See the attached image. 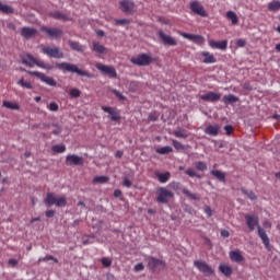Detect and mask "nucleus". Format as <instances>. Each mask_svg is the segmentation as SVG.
<instances>
[{
    "label": "nucleus",
    "mask_w": 280,
    "mask_h": 280,
    "mask_svg": "<svg viewBox=\"0 0 280 280\" xmlns=\"http://www.w3.org/2000/svg\"><path fill=\"white\" fill-rule=\"evenodd\" d=\"M56 68L63 73H77V75H81L83 78H95V75L91 74V72L82 70L78 68V66L69 62L56 63Z\"/></svg>",
    "instance_id": "nucleus-1"
},
{
    "label": "nucleus",
    "mask_w": 280,
    "mask_h": 280,
    "mask_svg": "<svg viewBox=\"0 0 280 280\" xmlns=\"http://www.w3.org/2000/svg\"><path fill=\"white\" fill-rule=\"evenodd\" d=\"M20 58H21L22 65H25L31 69H33V67H39V69H46L47 71H50L51 69H54V66L36 59L31 54L20 55Z\"/></svg>",
    "instance_id": "nucleus-2"
},
{
    "label": "nucleus",
    "mask_w": 280,
    "mask_h": 280,
    "mask_svg": "<svg viewBox=\"0 0 280 280\" xmlns=\"http://www.w3.org/2000/svg\"><path fill=\"white\" fill-rule=\"evenodd\" d=\"M44 205H46V207H52V205L56 207H67V198L58 197L54 192H47L46 198L44 199Z\"/></svg>",
    "instance_id": "nucleus-3"
},
{
    "label": "nucleus",
    "mask_w": 280,
    "mask_h": 280,
    "mask_svg": "<svg viewBox=\"0 0 280 280\" xmlns=\"http://www.w3.org/2000/svg\"><path fill=\"white\" fill-rule=\"evenodd\" d=\"M130 62L137 67H150V65H152V56L140 54L136 57H131Z\"/></svg>",
    "instance_id": "nucleus-4"
},
{
    "label": "nucleus",
    "mask_w": 280,
    "mask_h": 280,
    "mask_svg": "<svg viewBox=\"0 0 280 280\" xmlns=\"http://www.w3.org/2000/svg\"><path fill=\"white\" fill-rule=\"evenodd\" d=\"M166 264L164 260H161L159 258H154L152 256H150L148 258V268L149 270H151L152 272H161L164 268H166Z\"/></svg>",
    "instance_id": "nucleus-5"
},
{
    "label": "nucleus",
    "mask_w": 280,
    "mask_h": 280,
    "mask_svg": "<svg viewBox=\"0 0 280 280\" xmlns=\"http://www.w3.org/2000/svg\"><path fill=\"white\" fill-rule=\"evenodd\" d=\"M170 198H174V192L172 190H167V188H159L158 189V202H161V205H167L170 202Z\"/></svg>",
    "instance_id": "nucleus-6"
},
{
    "label": "nucleus",
    "mask_w": 280,
    "mask_h": 280,
    "mask_svg": "<svg viewBox=\"0 0 280 280\" xmlns=\"http://www.w3.org/2000/svg\"><path fill=\"white\" fill-rule=\"evenodd\" d=\"M26 73L28 75H35V78H38L42 82H44L45 84H48V86H56V80H54V78L51 77H47L45 73L43 72H38V71H26Z\"/></svg>",
    "instance_id": "nucleus-7"
},
{
    "label": "nucleus",
    "mask_w": 280,
    "mask_h": 280,
    "mask_svg": "<svg viewBox=\"0 0 280 280\" xmlns=\"http://www.w3.org/2000/svg\"><path fill=\"white\" fill-rule=\"evenodd\" d=\"M194 266L197 267L199 272H202L206 277H211V275H213V269L206 261L195 260Z\"/></svg>",
    "instance_id": "nucleus-8"
},
{
    "label": "nucleus",
    "mask_w": 280,
    "mask_h": 280,
    "mask_svg": "<svg viewBox=\"0 0 280 280\" xmlns=\"http://www.w3.org/2000/svg\"><path fill=\"white\" fill-rule=\"evenodd\" d=\"M43 54L49 56V58H65V52H62V50H60L58 47H45L43 48Z\"/></svg>",
    "instance_id": "nucleus-9"
},
{
    "label": "nucleus",
    "mask_w": 280,
    "mask_h": 280,
    "mask_svg": "<svg viewBox=\"0 0 280 280\" xmlns=\"http://www.w3.org/2000/svg\"><path fill=\"white\" fill-rule=\"evenodd\" d=\"M177 34H179V36L186 38L187 40H191L192 43H195V45H205V37H202L201 35L189 34L180 31L177 32Z\"/></svg>",
    "instance_id": "nucleus-10"
},
{
    "label": "nucleus",
    "mask_w": 280,
    "mask_h": 280,
    "mask_svg": "<svg viewBox=\"0 0 280 280\" xmlns=\"http://www.w3.org/2000/svg\"><path fill=\"white\" fill-rule=\"evenodd\" d=\"M95 67L98 71H101V73H104L109 78H117V70H115L113 66H104L103 63H96Z\"/></svg>",
    "instance_id": "nucleus-11"
},
{
    "label": "nucleus",
    "mask_w": 280,
    "mask_h": 280,
    "mask_svg": "<svg viewBox=\"0 0 280 280\" xmlns=\"http://www.w3.org/2000/svg\"><path fill=\"white\" fill-rule=\"evenodd\" d=\"M190 10L195 14H198V16H202V18L209 16V13H207V10H205V7L199 1L190 2Z\"/></svg>",
    "instance_id": "nucleus-12"
},
{
    "label": "nucleus",
    "mask_w": 280,
    "mask_h": 280,
    "mask_svg": "<svg viewBox=\"0 0 280 280\" xmlns=\"http://www.w3.org/2000/svg\"><path fill=\"white\" fill-rule=\"evenodd\" d=\"M245 221L249 231H255V226H257V229L259 228V218L257 214H246Z\"/></svg>",
    "instance_id": "nucleus-13"
},
{
    "label": "nucleus",
    "mask_w": 280,
    "mask_h": 280,
    "mask_svg": "<svg viewBox=\"0 0 280 280\" xmlns=\"http://www.w3.org/2000/svg\"><path fill=\"white\" fill-rule=\"evenodd\" d=\"M159 36L163 45H168V47H176L178 45V42H176V38L165 34L163 31L159 32Z\"/></svg>",
    "instance_id": "nucleus-14"
},
{
    "label": "nucleus",
    "mask_w": 280,
    "mask_h": 280,
    "mask_svg": "<svg viewBox=\"0 0 280 280\" xmlns=\"http://www.w3.org/2000/svg\"><path fill=\"white\" fill-rule=\"evenodd\" d=\"M42 32H45V34H47V36H49V38H60L63 34L62 30L57 28V27L51 28V27L43 26Z\"/></svg>",
    "instance_id": "nucleus-15"
},
{
    "label": "nucleus",
    "mask_w": 280,
    "mask_h": 280,
    "mask_svg": "<svg viewBox=\"0 0 280 280\" xmlns=\"http://www.w3.org/2000/svg\"><path fill=\"white\" fill-rule=\"evenodd\" d=\"M66 164L67 165H84V158L75 154H69L66 158Z\"/></svg>",
    "instance_id": "nucleus-16"
},
{
    "label": "nucleus",
    "mask_w": 280,
    "mask_h": 280,
    "mask_svg": "<svg viewBox=\"0 0 280 280\" xmlns=\"http://www.w3.org/2000/svg\"><path fill=\"white\" fill-rule=\"evenodd\" d=\"M200 100H202V102H220V100H222V94L215 92H208L207 94H202L200 96Z\"/></svg>",
    "instance_id": "nucleus-17"
},
{
    "label": "nucleus",
    "mask_w": 280,
    "mask_h": 280,
    "mask_svg": "<svg viewBox=\"0 0 280 280\" xmlns=\"http://www.w3.org/2000/svg\"><path fill=\"white\" fill-rule=\"evenodd\" d=\"M49 16H50L51 19H55L56 21H65V22H67V21H72V19L70 18V15L67 14V13H65V12H62V11H51V12L49 13Z\"/></svg>",
    "instance_id": "nucleus-18"
},
{
    "label": "nucleus",
    "mask_w": 280,
    "mask_h": 280,
    "mask_svg": "<svg viewBox=\"0 0 280 280\" xmlns=\"http://www.w3.org/2000/svg\"><path fill=\"white\" fill-rule=\"evenodd\" d=\"M120 10L126 14H132L135 12V2L128 0L120 1Z\"/></svg>",
    "instance_id": "nucleus-19"
},
{
    "label": "nucleus",
    "mask_w": 280,
    "mask_h": 280,
    "mask_svg": "<svg viewBox=\"0 0 280 280\" xmlns=\"http://www.w3.org/2000/svg\"><path fill=\"white\" fill-rule=\"evenodd\" d=\"M102 110H104V113H108V117L112 121H119L121 119L119 113L115 112L113 107L102 106Z\"/></svg>",
    "instance_id": "nucleus-20"
},
{
    "label": "nucleus",
    "mask_w": 280,
    "mask_h": 280,
    "mask_svg": "<svg viewBox=\"0 0 280 280\" xmlns=\"http://www.w3.org/2000/svg\"><path fill=\"white\" fill-rule=\"evenodd\" d=\"M36 34H38L36 28H32L27 26H24L21 28V36H23V38H26V39L34 38Z\"/></svg>",
    "instance_id": "nucleus-21"
},
{
    "label": "nucleus",
    "mask_w": 280,
    "mask_h": 280,
    "mask_svg": "<svg viewBox=\"0 0 280 280\" xmlns=\"http://www.w3.org/2000/svg\"><path fill=\"white\" fill-rule=\"evenodd\" d=\"M209 46L212 49H221L222 51H224L226 49V47H229V42H226V40L215 42L213 39H210Z\"/></svg>",
    "instance_id": "nucleus-22"
},
{
    "label": "nucleus",
    "mask_w": 280,
    "mask_h": 280,
    "mask_svg": "<svg viewBox=\"0 0 280 280\" xmlns=\"http://www.w3.org/2000/svg\"><path fill=\"white\" fill-rule=\"evenodd\" d=\"M230 259L235 261V264H242V261H244V255H242L240 249L232 250L230 252Z\"/></svg>",
    "instance_id": "nucleus-23"
},
{
    "label": "nucleus",
    "mask_w": 280,
    "mask_h": 280,
    "mask_svg": "<svg viewBox=\"0 0 280 280\" xmlns=\"http://www.w3.org/2000/svg\"><path fill=\"white\" fill-rule=\"evenodd\" d=\"M220 125H210L205 129V133L210 137H218L220 135Z\"/></svg>",
    "instance_id": "nucleus-24"
},
{
    "label": "nucleus",
    "mask_w": 280,
    "mask_h": 280,
    "mask_svg": "<svg viewBox=\"0 0 280 280\" xmlns=\"http://www.w3.org/2000/svg\"><path fill=\"white\" fill-rule=\"evenodd\" d=\"M258 236L260 237L266 248H268V246H270V238L268 237V234H266V230L261 229V226L259 225H258Z\"/></svg>",
    "instance_id": "nucleus-25"
},
{
    "label": "nucleus",
    "mask_w": 280,
    "mask_h": 280,
    "mask_svg": "<svg viewBox=\"0 0 280 280\" xmlns=\"http://www.w3.org/2000/svg\"><path fill=\"white\" fill-rule=\"evenodd\" d=\"M68 45L71 47V49H73V51H78L79 54L86 50V46H82L80 42L68 40Z\"/></svg>",
    "instance_id": "nucleus-26"
},
{
    "label": "nucleus",
    "mask_w": 280,
    "mask_h": 280,
    "mask_svg": "<svg viewBox=\"0 0 280 280\" xmlns=\"http://www.w3.org/2000/svg\"><path fill=\"white\" fill-rule=\"evenodd\" d=\"M201 56H203V63L205 65H215V62H218V59H215V57L209 52V51H202Z\"/></svg>",
    "instance_id": "nucleus-27"
},
{
    "label": "nucleus",
    "mask_w": 280,
    "mask_h": 280,
    "mask_svg": "<svg viewBox=\"0 0 280 280\" xmlns=\"http://www.w3.org/2000/svg\"><path fill=\"white\" fill-rule=\"evenodd\" d=\"M2 106H4V108H8L9 110H19L21 108L19 103H14L10 101H3Z\"/></svg>",
    "instance_id": "nucleus-28"
},
{
    "label": "nucleus",
    "mask_w": 280,
    "mask_h": 280,
    "mask_svg": "<svg viewBox=\"0 0 280 280\" xmlns=\"http://www.w3.org/2000/svg\"><path fill=\"white\" fill-rule=\"evenodd\" d=\"M223 104H235L236 102H240V97L229 94L223 96Z\"/></svg>",
    "instance_id": "nucleus-29"
},
{
    "label": "nucleus",
    "mask_w": 280,
    "mask_h": 280,
    "mask_svg": "<svg viewBox=\"0 0 280 280\" xmlns=\"http://www.w3.org/2000/svg\"><path fill=\"white\" fill-rule=\"evenodd\" d=\"M92 51H96V54H104L106 51V47L100 44V42L92 43Z\"/></svg>",
    "instance_id": "nucleus-30"
},
{
    "label": "nucleus",
    "mask_w": 280,
    "mask_h": 280,
    "mask_svg": "<svg viewBox=\"0 0 280 280\" xmlns=\"http://www.w3.org/2000/svg\"><path fill=\"white\" fill-rule=\"evenodd\" d=\"M0 12L3 14H14V9L8 4L0 2Z\"/></svg>",
    "instance_id": "nucleus-31"
},
{
    "label": "nucleus",
    "mask_w": 280,
    "mask_h": 280,
    "mask_svg": "<svg viewBox=\"0 0 280 280\" xmlns=\"http://www.w3.org/2000/svg\"><path fill=\"white\" fill-rule=\"evenodd\" d=\"M156 178H159V180L161 183H167V180H170V176H172V174H170V172L166 173H155Z\"/></svg>",
    "instance_id": "nucleus-32"
},
{
    "label": "nucleus",
    "mask_w": 280,
    "mask_h": 280,
    "mask_svg": "<svg viewBox=\"0 0 280 280\" xmlns=\"http://www.w3.org/2000/svg\"><path fill=\"white\" fill-rule=\"evenodd\" d=\"M210 174L214 176V178H218L221 183H224L226 180V175L222 173L221 171H211Z\"/></svg>",
    "instance_id": "nucleus-33"
},
{
    "label": "nucleus",
    "mask_w": 280,
    "mask_h": 280,
    "mask_svg": "<svg viewBox=\"0 0 280 280\" xmlns=\"http://www.w3.org/2000/svg\"><path fill=\"white\" fill-rule=\"evenodd\" d=\"M109 178L107 176H96L93 178L94 185H104L108 183Z\"/></svg>",
    "instance_id": "nucleus-34"
},
{
    "label": "nucleus",
    "mask_w": 280,
    "mask_h": 280,
    "mask_svg": "<svg viewBox=\"0 0 280 280\" xmlns=\"http://www.w3.org/2000/svg\"><path fill=\"white\" fill-rule=\"evenodd\" d=\"M226 18L232 21V25H237L238 23V19H237V14H235V12L233 11H228L226 12Z\"/></svg>",
    "instance_id": "nucleus-35"
},
{
    "label": "nucleus",
    "mask_w": 280,
    "mask_h": 280,
    "mask_svg": "<svg viewBox=\"0 0 280 280\" xmlns=\"http://www.w3.org/2000/svg\"><path fill=\"white\" fill-rule=\"evenodd\" d=\"M219 269L225 277H231V275H233V270L228 265H220Z\"/></svg>",
    "instance_id": "nucleus-36"
},
{
    "label": "nucleus",
    "mask_w": 280,
    "mask_h": 280,
    "mask_svg": "<svg viewBox=\"0 0 280 280\" xmlns=\"http://www.w3.org/2000/svg\"><path fill=\"white\" fill-rule=\"evenodd\" d=\"M155 152L156 154H170L174 152V149L172 147H162V148H158Z\"/></svg>",
    "instance_id": "nucleus-37"
},
{
    "label": "nucleus",
    "mask_w": 280,
    "mask_h": 280,
    "mask_svg": "<svg viewBox=\"0 0 280 280\" xmlns=\"http://www.w3.org/2000/svg\"><path fill=\"white\" fill-rule=\"evenodd\" d=\"M173 135L177 139H187V137H189V133H187V130H185V129H182L178 131H173Z\"/></svg>",
    "instance_id": "nucleus-38"
},
{
    "label": "nucleus",
    "mask_w": 280,
    "mask_h": 280,
    "mask_svg": "<svg viewBox=\"0 0 280 280\" xmlns=\"http://www.w3.org/2000/svg\"><path fill=\"white\" fill-rule=\"evenodd\" d=\"M183 195L187 196V198H190V200H200V198L198 197L197 194H192L191 191H189V189L187 188H183Z\"/></svg>",
    "instance_id": "nucleus-39"
},
{
    "label": "nucleus",
    "mask_w": 280,
    "mask_h": 280,
    "mask_svg": "<svg viewBox=\"0 0 280 280\" xmlns=\"http://www.w3.org/2000/svg\"><path fill=\"white\" fill-rule=\"evenodd\" d=\"M242 194H244V196H247V198H249V200H257V195H255V192L253 190H247L242 188L241 189Z\"/></svg>",
    "instance_id": "nucleus-40"
},
{
    "label": "nucleus",
    "mask_w": 280,
    "mask_h": 280,
    "mask_svg": "<svg viewBox=\"0 0 280 280\" xmlns=\"http://www.w3.org/2000/svg\"><path fill=\"white\" fill-rule=\"evenodd\" d=\"M268 10L270 12H277L280 10V2L279 1H272L268 4Z\"/></svg>",
    "instance_id": "nucleus-41"
},
{
    "label": "nucleus",
    "mask_w": 280,
    "mask_h": 280,
    "mask_svg": "<svg viewBox=\"0 0 280 280\" xmlns=\"http://www.w3.org/2000/svg\"><path fill=\"white\" fill-rule=\"evenodd\" d=\"M52 152H56L57 154H62V152L67 151V147L65 144H57L51 148Z\"/></svg>",
    "instance_id": "nucleus-42"
},
{
    "label": "nucleus",
    "mask_w": 280,
    "mask_h": 280,
    "mask_svg": "<svg viewBox=\"0 0 280 280\" xmlns=\"http://www.w3.org/2000/svg\"><path fill=\"white\" fill-rule=\"evenodd\" d=\"M195 167L198 172H207V163L198 161L195 163Z\"/></svg>",
    "instance_id": "nucleus-43"
},
{
    "label": "nucleus",
    "mask_w": 280,
    "mask_h": 280,
    "mask_svg": "<svg viewBox=\"0 0 280 280\" xmlns=\"http://www.w3.org/2000/svg\"><path fill=\"white\" fill-rule=\"evenodd\" d=\"M42 261H54L55 264H58V258L51 256V255H48L46 257H40L38 260H37V264H40Z\"/></svg>",
    "instance_id": "nucleus-44"
},
{
    "label": "nucleus",
    "mask_w": 280,
    "mask_h": 280,
    "mask_svg": "<svg viewBox=\"0 0 280 280\" xmlns=\"http://www.w3.org/2000/svg\"><path fill=\"white\" fill-rule=\"evenodd\" d=\"M18 84H19V86H22L23 89H28V90L33 89L32 83L26 82L25 79H23V78L18 81Z\"/></svg>",
    "instance_id": "nucleus-45"
},
{
    "label": "nucleus",
    "mask_w": 280,
    "mask_h": 280,
    "mask_svg": "<svg viewBox=\"0 0 280 280\" xmlns=\"http://www.w3.org/2000/svg\"><path fill=\"white\" fill-rule=\"evenodd\" d=\"M113 95H115L120 102H126V96L121 94V92L117 91L116 89H110L109 90Z\"/></svg>",
    "instance_id": "nucleus-46"
},
{
    "label": "nucleus",
    "mask_w": 280,
    "mask_h": 280,
    "mask_svg": "<svg viewBox=\"0 0 280 280\" xmlns=\"http://www.w3.org/2000/svg\"><path fill=\"white\" fill-rule=\"evenodd\" d=\"M185 174L189 176L190 178H200V175L196 174V171L194 168H188L185 171Z\"/></svg>",
    "instance_id": "nucleus-47"
},
{
    "label": "nucleus",
    "mask_w": 280,
    "mask_h": 280,
    "mask_svg": "<svg viewBox=\"0 0 280 280\" xmlns=\"http://www.w3.org/2000/svg\"><path fill=\"white\" fill-rule=\"evenodd\" d=\"M47 108L51 110V113H58L59 106L58 103L51 102L50 104L47 105Z\"/></svg>",
    "instance_id": "nucleus-48"
},
{
    "label": "nucleus",
    "mask_w": 280,
    "mask_h": 280,
    "mask_svg": "<svg viewBox=\"0 0 280 280\" xmlns=\"http://www.w3.org/2000/svg\"><path fill=\"white\" fill-rule=\"evenodd\" d=\"M82 95V92L79 89H71L70 90V96L78 98Z\"/></svg>",
    "instance_id": "nucleus-49"
},
{
    "label": "nucleus",
    "mask_w": 280,
    "mask_h": 280,
    "mask_svg": "<svg viewBox=\"0 0 280 280\" xmlns=\"http://www.w3.org/2000/svg\"><path fill=\"white\" fill-rule=\"evenodd\" d=\"M175 150H185V144L180 143L178 140H172Z\"/></svg>",
    "instance_id": "nucleus-50"
},
{
    "label": "nucleus",
    "mask_w": 280,
    "mask_h": 280,
    "mask_svg": "<svg viewBox=\"0 0 280 280\" xmlns=\"http://www.w3.org/2000/svg\"><path fill=\"white\" fill-rule=\"evenodd\" d=\"M101 261L105 268H110V266L113 265V260H110V258L107 257L102 258Z\"/></svg>",
    "instance_id": "nucleus-51"
},
{
    "label": "nucleus",
    "mask_w": 280,
    "mask_h": 280,
    "mask_svg": "<svg viewBox=\"0 0 280 280\" xmlns=\"http://www.w3.org/2000/svg\"><path fill=\"white\" fill-rule=\"evenodd\" d=\"M116 25H130V20L128 19H121V20H115Z\"/></svg>",
    "instance_id": "nucleus-52"
},
{
    "label": "nucleus",
    "mask_w": 280,
    "mask_h": 280,
    "mask_svg": "<svg viewBox=\"0 0 280 280\" xmlns=\"http://www.w3.org/2000/svg\"><path fill=\"white\" fill-rule=\"evenodd\" d=\"M122 185L125 187H127L128 189H130V187H132V182H130V179H128V177H125Z\"/></svg>",
    "instance_id": "nucleus-53"
},
{
    "label": "nucleus",
    "mask_w": 280,
    "mask_h": 280,
    "mask_svg": "<svg viewBox=\"0 0 280 280\" xmlns=\"http://www.w3.org/2000/svg\"><path fill=\"white\" fill-rule=\"evenodd\" d=\"M224 130H225V132H226L228 136L233 135V126L226 125V126L224 127Z\"/></svg>",
    "instance_id": "nucleus-54"
},
{
    "label": "nucleus",
    "mask_w": 280,
    "mask_h": 280,
    "mask_svg": "<svg viewBox=\"0 0 280 280\" xmlns=\"http://www.w3.org/2000/svg\"><path fill=\"white\" fill-rule=\"evenodd\" d=\"M205 213L206 215H208V218H211V215H213V211L211 210V207L206 206Z\"/></svg>",
    "instance_id": "nucleus-55"
},
{
    "label": "nucleus",
    "mask_w": 280,
    "mask_h": 280,
    "mask_svg": "<svg viewBox=\"0 0 280 280\" xmlns=\"http://www.w3.org/2000/svg\"><path fill=\"white\" fill-rule=\"evenodd\" d=\"M133 269L136 272H141V270L144 269L143 264L139 262L138 265L135 266Z\"/></svg>",
    "instance_id": "nucleus-56"
},
{
    "label": "nucleus",
    "mask_w": 280,
    "mask_h": 280,
    "mask_svg": "<svg viewBox=\"0 0 280 280\" xmlns=\"http://www.w3.org/2000/svg\"><path fill=\"white\" fill-rule=\"evenodd\" d=\"M236 45H237L238 47H246V40H244V39H237V40H236Z\"/></svg>",
    "instance_id": "nucleus-57"
},
{
    "label": "nucleus",
    "mask_w": 280,
    "mask_h": 280,
    "mask_svg": "<svg viewBox=\"0 0 280 280\" xmlns=\"http://www.w3.org/2000/svg\"><path fill=\"white\" fill-rule=\"evenodd\" d=\"M54 215H56V211H54V210L46 211V218H54Z\"/></svg>",
    "instance_id": "nucleus-58"
},
{
    "label": "nucleus",
    "mask_w": 280,
    "mask_h": 280,
    "mask_svg": "<svg viewBox=\"0 0 280 280\" xmlns=\"http://www.w3.org/2000/svg\"><path fill=\"white\" fill-rule=\"evenodd\" d=\"M230 235H231V233H230L228 230H222V231H221V237L226 238V237H229Z\"/></svg>",
    "instance_id": "nucleus-59"
},
{
    "label": "nucleus",
    "mask_w": 280,
    "mask_h": 280,
    "mask_svg": "<svg viewBox=\"0 0 280 280\" xmlns=\"http://www.w3.org/2000/svg\"><path fill=\"white\" fill-rule=\"evenodd\" d=\"M19 264V260L14 259V258H11L9 259V265L12 266L14 268V266H18Z\"/></svg>",
    "instance_id": "nucleus-60"
},
{
    "label": "nucleus",
    "mask_w": 280,
    "mask_h": 280,
    "mask_svg": "<svg viewBox=\"0 0 280 280\" xmlns=\"http://www.w3.org/2000/svg\"><path fill=\"white\" fill-rule=\"evenodd\" d=\"M114 196H115V198H121V190L116 189V190L114 191Z\"/></svg>",
    "instance_id": "nucleus-61"
},
{
    "label": "nucleus",
    "mask_w": 280,
    "mask_h": 280,
    "mask_svg": "<svg viewBox=\"0 0 280 280\" xmlns=\"http://www.w3.org/2000/svg\"><path fill=\"white\" fill-rule=\"evenodd\" d=\"M264 226H265V229H270L272 226V224L270 223V221H265Z\"/></svg>",
    "instance_id": "nucleus-62"
},
{
    "label": "nucleus",
    "mask_w": 280,
    "mask_h": 280,
    "mask_svg": "<svg viewBox=\"0 0 280 280\" xmlns=\"http://www.w3.org/2000/svg\"><path fill=\"white\" fill-rule=\"evenodd\" d=\"M149 121H156V117L154 115H149L148 117Z\"/></svg>",
    "instance_id": "nucleus-63"
},
{
    "label": "nucleus",
    "mask_w": 280,
    "mask_h": 280,
    "mask_svg": "<svg viewBox=\"0 0 280 280\" xmlns=\"http://www.w3.org/2000/svg\"><path fill=\"white\" fill-rule=\"evenodd\" d=\"M276 51L280 54V43L276 45Z\"/></svg>",
    "instance_id": "nucleus-64"
}]
</instances>
